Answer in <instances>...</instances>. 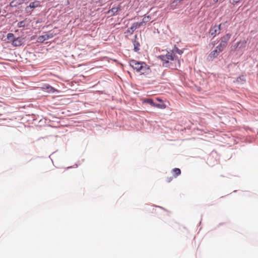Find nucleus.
I'll use <instances>...</instances> for the list:
<instances>
[{"mask_svg":"<svg viewBox=\"0 0 258 258\" xmlns=\"http://www.w3.org/2000/svg\"><path fill=\"white\" fill-rule=\"evenodd\" d=\"M214 1H215V2H222V0H214Z\"/></svg>","mask_w":258,"mask_h":258,"instance_id":"nucleus-26","label":"nucleus"},{"mask_svg":"<svg viewBox=\"0 0 258 258\" xmlns=\"http://www.w3.org/2000/svg\"><path fill=\"white\" fill-rule=\"evenodd\" d=\"M230 3H231L233 5H234L235 4H237L239 3L241 0H229Z\"/></svg>","mask_w":258,"mask_h":258,"instance_id":"nucleus-23","label":"nucleus"},{"mask_svg":"<svg viewBox=\"0 0 258 258\" xmlns=\"http://www.w3.org/2000/svg\"><path fill=\"white\" fill-rule=\"evenodd\" d=\"M234 47H235V49L238 48V49H239V46H237V42L235 44Z\"/></svg>","mask_w":258,"mask_h":258,"instance_id":"nucleus-25","label":"nucleus"},{"mask_svg":"<svg viewBox=\"0 0 258 258\" xmlns=\"http://www.w3.org/2000/svg\"><path fill=\"white\" fill-rule=\"evenodd\" d=\"M141 26H142V23H141L140 22L134 23L132 24L131 27L128 29V31L129 32H131V33H133L135 30H136L137 28H139Z\"/></svg>","mask_w":258,"mask_h":258,"instance_id":"nucleus-8","label":"nucleus"},{"mask_svg":"<svg viewBox=\"0 0 258 258\" xmlns=\"http://www.w3.org/2000/svg\"><path fill=\"white\" fill-rule=\"evenodd\" d=\"M129 64L134 70L141 75H148L151 72L149 66L144 62L131 59L129 61Z\"/></svg>","mask_w":258,"mask_h":258,"instance_id":"nucleus-1","label":"nucleus"},{"mask_svg":"<svg viewBox=\"0 0 258 258\" xmlns=\"http://www.w3.org/2000/svg\"><path fill=\"white\" fill-rule=\"evenodd\" d=\"M221 30V24L218 26L215 25L212 27L209 30V34L214 37L216 35L219 34L220 33Z\"/></svg>","mask_w":258,"mask_h":258,"instance_id":"nucleus-4","label":"nucleus"},{"mask_svg":"<svg viewBox=\"0 0 258 258\" xmlns=\"http://www.w3.org/2000/svg\"><path fill=\"white\" fill-rule=\"evenodd\" d=\"M173 51V52L175 51V52L177 53L178 54H179L180 55H181L183 53V51L179 49L176 46L174 47V50Z\"/></svg>","mask_w":258,"mask_h":258,"instance_id":"nucleus-21","label":"nucleus"},{"mask_svg":"<svg viewBox=\"0 0 258 258\" xmlns=\"http://www.w3.org/2000/svg\"><path fill=\"white\" fill-rule=\"evenodd\" d=\"M226 47V46L220 42V43L215 48L220 53L223 51Z\"/></svg>","mask_w":258,"mask_h":258,"instance_id":"nucleus-14","label":"nucleus"},{"mask_svg":"<svg viewBox=\"0 0 258 258\" xmlns=\"http://www.w3.org/2000/svg\"><path fill=\"white\" fill-rule=\"evenodd\" d=\"M40 2L36 1L30 3L29 5L25 8V12L26 13L31 14V12L36 8L40 7Z\"/></svg>","mask_w":258,"mask_h":258,"instance_id":"nucleus-3","label":"nucleus"},{"mask_svg":"<svg viewBox=\"0 0 258 258\" xmlns=\"http://www.w3.org/2000/svg\"><path fill=\"white\" fill-rule=\"evenodd\" d=\"M23 40V38L22 37H17L12 41V44L15 47L20 46L22 44Z\"/></svg>","mask_w":258,"mask_h":258,"instance_id":"nucleus-7","label":"nucleus"},{"mask_svg":"<svg viewBox=\"0 0 258 258\" xmlns=\"http://www.w3.org/2000/svg\"><path fill=\"white\" fill-rule=\"evenodd\" d=\"M42 89L44 90H46L48 93H54L57 91L53 87L47 84L44 85L43 86Z\"/></svg>","mask_w":258,"mask_h":258,"instance_id":"nucleus-9","label":"nucleus"},{"mask_svg":"<svg viewBox=\"0 0 258 258\" xmlns=\"http://www.w3.org/2000/svg\"><path fill=\"white\" fill-rule=\"evenodd\" d=\"M154 107H156L157 108H165V106L164 105H160L159 104H156L155 105H154Z\"/></svg>","mask_w":258,"mask_h":258,"instance_id":"nucleus-22","label":"nucleus"},{"mask_svg":"<svg viewBox=\"0 0 258 258\" xmlns=\"http://www.w3.org/2000/svg\"><path fill=\"white\" fill-rule=\"evenodd\" d=\"M173 179V177H167L166 181L168 182H170Z\"/></svg>","mask_w":258,"mask_h":258,"instance_id":"nucleus-24","label":"nucleus"},{"mask_svg":"<svg viewBox=\"0 0 258 258\" xmlns=\"http://www.w3.org/2000/svg\"><path fill=\"white\" fill-rule=\"evenodd\" d=\"M246 41L245 40L240 41L237 42V46H239V49L244 48L246 46Z\"/></svg>","mask_w":258,"mask_h":258,"instance_id":"nucleus-12","label":"nucleus"},{"mask_svg":"<svg viewBox=\"0 0 258 258\" xmlns=\"http://www.w3.org/2000/svg\"><path fill=\"white\" fill-rule=\"evenodd\" d=\"M134 50L136 51H137L138 50H139L140 44L138 42H136V41H135L134 42Z\"/></svg>","mask_w":258,"mask_h":258,"instance_id":"nucleus-20","label":"nucleus"},{"mask_svg":"<svg viewBox=\"0 0 258 258\" xmlns=\"http://www.w3.org/2000/svg\"><path fill=\"white\" fill-rule=\"evenodd\" d=\"M144 102L150 104L152 106H154V105H155V103L154 102L153 100L151 99H146L144 100Z\"/></svg>","mask_w":258,"mask_h":258,"instance_id":"nucleus-18","label":"nucleus"},{"mask_svg":"<svg viewBox=\"0 0 258 258\" xmlns=\"http://www.w3.org/2000/svg\"><path fill=\"white\" fill-rule=\"evenodd\" d=\"M120 10V7L118 6L117 7L112 8L107 12V14L109 16H113L115 15L119 10Z\"/></svg>","mask_w":258,"mask_h":258,"instance_id":"nucleus-10","label":"nucleus"},{"mask_svg":"<svg viewBox=\"0 0 258 258\" xmlns=\"http://www.w3.org/2000/svg\"><path fill=\"white\" fill-rule=\"evenodd\" d=\"M19 1L20 0L13 1L10 3V6L11 7H16L18 5H20L21 4V2Z\"/></svg>","mask_w":258,"mask_h":258,"instance_id":"nucleus-17","label":"nucleus"},{"mask_svg":"<svg viewBox=\"0 0 258 258\" xmlns=\"http://www.w3.org/2000/svg\"><path fill=\"white\" fill-rule=\"evenodd\" d=\"M29 23V20L25 19L24 20L19 22L18 23V27L19 28L27 27L28 26Z\"/></svg>","mask_w":258,"mask_h":258,"instance_id":"nucleus-11","label":"nucleus"},{"mask_svg":"<svg viewBox=\"0 0 258 258\" xmlns=\"http://www.w3.org/2000/svg\"><path fill=\"white\" fill-rule=\"evenodd\" d=\"M219 54L220 52L215 48L208 55L207 58V60L209 61H213L219 55Z\"/></svg>","mask_w":258,"mask_h":258,"instance_id":"nucleus-5","label":"nucleus"},{"mask_svg":"<svg viewBox=\"0 0 258 258\" xmlns=\"http://www.w3.org/2000/svg\"><path fill=\"white\" fill-rule=\"evenodd\" d=\"M53 36V35L52 34H51V36H49V34H46L43 36H39L38 38V39L40 41H44L45 40H47L50 38H52Z\"/></svg>","mask_w":258,"mask_h":258,"instance_id":"nucleus-13","label":"nucleus"},{"mask_svg":"<svg viewBox=\"0 0 258 258\" xmlns=\"http://www.w3.org/2000/svg\"><path fill=\"white\" fill-rule=\"evenodd\" d=\"M150 16H145L143 18L142 21L140 23H142V25H143V24H145L146 23L148 22L150 20Z\"/></svg>","mask_w":258,"mask_h":258,"instance_id":"nucleus-16","label":"nucleus"},{"mask_svg":"<svg viewBox=\"0 0 258 258\" xmlns=\"http://www.w3.org/2000/svg\"><path fill=\"white\" fill-rule=\"evenodd\" d=\"M231 36V34L227 33L220 38V43L227 46L228 42Z\"/></svg>","mask_w":258,"mask_h":258,"instance_id":"nucleus-6","label":"nucleus"},{"mask_svg":"<svg viewBox=\"0 0 258 258\" xmlns=\"http://www.w3.org/2000/svg\"><path fill=\"white\" fill-rule=\"evenodd\" d=\"M173 173L174 174V177H176L177 176L179 175L181 173V171L179 168H175L172 170Z\"/></svg>","mask_w":258,"mask_h":258,"instance_id":"nucleus-15","label":"nucleus"},{"mask_svg":"<svg viewBox=\"0 0 258 258\" xmlns=\"http://www.w3.org/2000/svg\"><path fill=\"white\" fill-rule=\"evenodd\" d=\"M7 39L12 42V41L15 39L14 35L13 33H8L7 35Z\"/></svg>","mask_w":258,"mask_h":258,"instance_id":"nucleus-19","label":"nucleus"},{"mask_svg":"<svg viewBox=\"0 0 258 258\" xmlns=\"http://www.w3.org/2000/svg\"><path fill=\"white\" fill-rule=\"evenodd\" d=\"M158 58L163 61V66L165 67L170 66L169 64L170 60L177 61V64L175 65L176 69L180 66L179 60L175 57L173 51H168L166 54L159 55Z\"/></svg>","mask_w":258,"mask_h":258,"instance_id":"nucleus-2","label":"nucleus"}]
</instances>
